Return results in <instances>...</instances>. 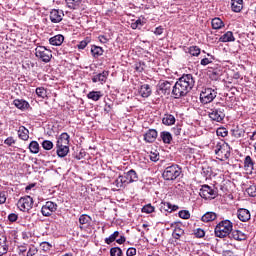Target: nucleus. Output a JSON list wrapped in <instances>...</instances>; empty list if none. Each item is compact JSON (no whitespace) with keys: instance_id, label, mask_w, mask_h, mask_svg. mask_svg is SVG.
Here are the masks:
<instances>
[{"instance_id":"f257e3e1","label":"nucleus","mask_w":256,"mask_h":256,"mask_svg":"<svg viewBox=\"0 0 256 256\" xmlns=\"http://www.w3.org/2000/svg\"><path fill=\"white\" fill-rule=\"evenodd\" d=\"M193 87H195V78H193V75L184 74L172 87V95L174 99H183V97H187L191 93Z\"/></svg>"},{"instance_id":"f03ea898","label":"nucleus","mask_w":256,"mask_h":256,"mask_svg":"<svg viewBox=\"0 0 256 256\" xmlns=\"http://www.w3.org/2000/svg\"><path fill=\"white\" fill-rule=\"evenodd\" d=\"M183 169L178 164H171L164 168L162 177L164 181H177L181 177Z\"/></svg>"},{"instance_id":"7ed1b4c3","label":"nucleus","mask_w":256,"mask_h":256,"mask_svg":"<svg viewBox=\"0 0 256 256\" xmlns=\"http://www.w3.org/2000/svg\"><path fill=\"white\" fill-rule=\"evenodd\" d=\"M232 231L233 222H231L230 220H222L216 225L214 233L216 237L223 239V237H228V235H231Z\"/></svg>"},{"instance_id":"20e7f679","label":"nucleus","mask_w":256,"mask_h":256,"mask_svg":"<svg viewBox=\"0 0 256 256\" xmlns=\"http://www.w3.org/2000/svg\"><path fill=\"white\" fill-rule=\"evenodd\" d=\"M214 153L218 157H221L222 161H227L231 157V146L225 141H219L214 147Z\"/></svg>"},{"instance_id":"39448f33","label":"nucleus","mask_w":256,"mask_h":256,"mask_svg":"<svg viewBox=\"0 0 256 256\" xmlns=\"http://www.w3.org/2000/svg\"><path fill=\"white\" fill-rule=\"evenodd\" d=\"M217 97V90L213 88H204L200 93V102L203 105L213 103V100Z\"/></svg>"},{"instance_id":"423d86ee","label":"nucleus","mask_w":256,"mask_h":256,"mask_svg":"<svg viewBox=\"0 0 256 256\" xmlns=\"http://www.w3.org/2000/svg\"><path fill=\"white\" fill-rule=\"evenodd\" d=\"M208 116L212 121H216V123H221V121L225 119V106L214 107L210 109Z\"/></svg>"},{"instance_id":"0eeeda50","label":"nucleus","mask_w":256,"mask_h":256,"mask_svg":"<svg viewBox=\"0 0 256 256\" xmlns=\"http://www.w3.org/2000/svg\"><path fill=\"white\" fill-rule=\"evenodd\" d=\"M35 56L38 59H41L44 63H49L51 61V57H53V54L51 50L46 49L44 46H37L35 49Z\"/></svg>"},{"instance_id":"6e6552de","label":"nucleus","mask_w":256,"mask_h":256,"mask_svg":"<svg viewBox=\"0 0 256 256\" xmlns=\"http://www.w3.org/2000/svg\"><path fill=\"white\" fill-rule=\"evenodd\" d=\"M200 197L202 199H215L219 193L217 192V189L205 184L201 187L199 192Z\"/></svg>"},{"instance_id":"1a4fd4ad","label":"nucleus","mask_w":256,"mask_h":256,"mask_svg":"<svg viewBox=\"0 0 256 256\" xmlns=\"http://www.w3.org/2000/svg\"><path fill=\"white\" fill-rule=\"evenodd\" d=\"M57 211V203L53 201H47L41 208L43 217H51Z\"/></svg>"},{"instance_id":"9d476101","label":"nucleus","mask_w":256,"mask_h":256,"mask_svg":"<svg viewBox=\"0 0 256 256\" xmlns=\"http://www.w3.org/2000/svg\"><path fill=\"white\" fill-rule=\"evenodd\" d=\"M17 205L20 211H30L33 208V198L31 196L20 198Z\"/></svg>"},{"instance_id":"9b49d317","label":"nucleus","mask_w":256,"mask_h":256,"mask_svg":"<svg viewBox=\"0 0 256 256\" xmlns=\"http://www.w3.org/2000/svg\"><path fill=\"white\" fill-rule=\"evenodd\" d=\"M49 17L51 23H61L63 21V17H65V13L63 10L53 9L51 10Z\"/></svg>"},{"instance_id":"f8f14e48","label":"nucleus","mask_w":256,"mask_h":256,"mask_svg":"<svg viewBox=\"0 0 256 256\" xmlns=\"http://www.w3.org/2000/svg\"><path fill=\"white\" fill-rule=\"evenodd\" d=\"M237 217L242 223H247V221L251 220V212L245 208H239L237 210Z\"/></svg>"},{"instance_id":"ddd939ff","label":"nucleus","mask_w":256,"mask_h":256,"mask_svg":"<svg viewBox=\"0 0 256 256\" xmlns=\"http://www.w3.org/2000/svg\"><path fill=\"white\" fill-rule=\"evenodd\" d=\"M244 170L248 171V173H253L255 170V160L249 155L244 158Z\"/></svg>"},{"instance_id":"4468645a","label":"nucleus","mask_w":256,"mask_h":256,"mask_svg":"<svg viewBox=\"0 0 256 256\" xmlns=\"http://www.w3.org/2000/svg\"><path fill=\"white\" fill-rule=\"evenodd\" d=\"M109 77V71H103L95 76L92 77L93 83H107V78Z\"/></svg>"},{"instance_id":"2eb2a0df","label":"nucleus","mask_w":256,"mask_h":256,"mask_svg":"<svg viewBox=\"0 0 256 256\" xmlns=\"http://www.w3.org/2000/svg\"><path fill=\"white\" fill-rule=\"evenodd\" d=\"M229 239H234V241H245L247 239V235L243 233L241 230H232Z\"/></svg>"},{"instance_id":"dca6fc26","label":"nucleus","mask_w":256,"mask_h":256,"mask_svg":"<svg viewBox=\"0 0 256 256\" xmlns=\"http://www.w3.org/2000/svg\"><path fill=\"white\" fill-rule=\"evenodd\" d=\"M138 93L144 99L151 97V93H152L151 86L149 84L141 85L140 88L138 89Z\"/></svg>"},{"instance_id":"f3484780","label":"nucleus","mask_w":256,"mask_h":256,"mask_svg":"<svg viewBox=\"0 0 256 256\" xmlns=\"http://www.w3.org/2000/svg\"><path fill=\"white\" fill-rule=\"evenodd\" d=\"M56 147H69V134L62 133L57 140Z\"/></svg>"},{"instance_id":"a211bd4d","label":"nucleus","mask_w":256,"mask_h":256,"mask_svg":"<svg viewBox=\"0 0 256 256\" xmlns=\"http://www.w3.org/2000/svg\"><path fill=\"white\" fill-rule=\"evenodd\" d=\"M157 130L155 129H149L145 134H144V141L146 143H154L155 139H157Z\"/></svg>"},{"instance_id":"6ab92c4d","label":"nucleus","mask_w":256,"mask_h":256,"mask_svg":"<svg viewBox=\"0 0 256 256\" xmlns=\"http://www.w3.org/2000/svg\"><path fill=\"white\" fill-rule=\"evenodd\" d=\"M63 41H65V37L61 34L55 35L49 39L50 45H53L54 47L63 45Z\"/></svg>"},{"instance_id":"aec40b11","label":"nucleus","mask_w":256,"mask_h":256,"mask_svg":"<svg viewBox=\"0 0 256 256\" xmlns=\"http://www.w3.org/2000/svg\"><path fill=\"white\" fill-rule=\"evenodd\" d=\"M115 187L117 189H125L127 185H129V182L127 181L126 176L120 175L114 182Z\"/></svg>"},{"instance_id":"412c9836","label":"nucleus","mask_w":256,"mask_h":256,"mask_svg":"<svg viewBox=\"0 0 256 256\" xmlns=\"http://www.w3.org/2000/svg\"><path fill=\"white\" fill-rule=\"evenodd\" d=\"M91 216L87 215V214H82L79 217V223H80V229H85V227H89L91 225Z\"/></svg>"},{"instance_id":"4be33fe9","label":"nucleus","mask_w":256,"mask_h":256,"mask_svg":"<svg viewBox=\"0 0 256 256\" xmlns=\"http://www.w3.org/2000/svg\"><path fill=\"white\" fill-rule=\"evenodd\" d=\"M178 209V206L172 205L169 202H162L160 204V211H165L167 213H172V211H177Z\"/></svg>"},{"instance_id":"5701e85b","label":"nucleus","mask_w":256,"mask_h":256,"mask_svg":"<svg viewBox=\"0 0 256 256\" xmlns=\"http://www.w3.org/2000/svg\"><path fill=\"white\" fill-rule=\"evenodd\" d=\"M13 105H15V107L21 111H25V109H29L30 107L29 102L23 99H15L13 101Z\"/></svg>"},{"instance_id":"b1692460","label":"nucleus","mask_w":256,"mask_h":256,"mask_svg":"<svg viewBox=\"0 0 256 256\" xmlns=\"http://www.w3.org/2000/svg\"><path fill=\"white\" fill-rule=\"evenodd\" d=\"M124 176L126 177V181H128V185H129V183H135V181H138V179H139L137 172L133 169L126 172Z\"/></svg>"},{"instance_id":"393cba45","label":"nucleus","mask_w":256,"mask_h":256,"mask_svg":"<svg viewBox=\"0 0 256 256\" xmlns=\"http://www.w3.org/2000/svg\"><path fill=\"white\" fill-rule=\"evenodd\" d=\"M231 9L234 13H241L243 10V0H231Z\"/></svg>"},{"instance_id":"a878e982","label":"nucleus","mask_w":256,"mask_h":256,"mask_svg":"<svg viewBox=\"0 0 256 256\" xmlns=\"http://www.w3.org/2000/svg\"><path fill=\"white\" fill-rule=\"evenodd\" d=\"M159 89L164 93V95H169V93H171V82L161 81L159 83Z\"/></svg>"},{"instance_id":"bb28decb","label":"nucleus","mask_w":256,"mask_h":256,"mask_svg":"<svg viewBox=\"0 0 256 256\" xmlns=\"http://www.w3.org/2000/svg\"><path fill=\"white\" fill-rule=\"evenodd\" d=\"M219 41L220 43H231L235 41V36H233V32L228 31L219 38Z\"/></svg>"},{"instance_id":"cd10ccee","label":"nucleus","mask_w":256,"mask_h":256,"mask_svg":"<svg viewBox=\"0 0 256 256\" xmlns=\"http://www.w3.org/2000/svg\"><path fill=\"white\" fill-rule=\"evenodd\" d=\"M9 251V246H7V237L1 236L0 238V256H3Z\"/></svg>"},{"instance_id":"c85d7f7f","label":"nucleus","mask_w":256,"mask_h":256,"mask_svg":"<svg viewBox=\"0 0 256 256\" xmlns=\"http://www.w3.org/2000/svg\"><path fill=\"white\" fill-rule=\"evenodd\" d=\"M18 137L22 139V141L29 140V130L25 128V126H20L18 129Z\"/></svg>"},{"instance_id":"c756f323","label":"nucleus","mask_w":256,"mask_h":256,"mask_svg":"<svg viewBox=\"0 0 256 256\" xmlns=\"http://www.w3.org/2000/svg\"><path fill=\"white\" fill-rule=\"evenodd\" d=\"M217 219V214L215 212H206L202 218L201 221L203 223H210V221H215Z\"/></svg>"},{"instance_id":"7c9ffc66","label":"nucleus","mask_w":256,"mask_h":256,"mask_svg":"<svg viewBox=\"0 0 256 256\" xmlns=\"http://www.w3.org/2000/svg\"><path fill=\"white\" fill-rule=\"evenodd\" d=\"M56 149L58 157H67V155L69 154V146H56Z\"/></svg>"},{"instance_id":"2f4dec72","label":"nucleus","mask_w":256,"mask_h":256,"mask_svg":"<svg viewBox=\"0 0 256 256\" xmlns=\"http://www.w3.org/2000/svg\"><path fill=\"white\" fill-rule=\"evenodd\" d=\"M175 121V116H173L172 114H165L162 119L163 125L167 126L175 125Z\"/></svg>"},{"instance_id":"473e14b6","label":"nucleus","mask_w":256,"mask_h":256,"mask_svg":"<svg viewBox=\"0 0 256 256\" xmlns=\"http://www.w3.org/2000/svg\"><path fill=\"white\" fill-rule=\"evenodd\" d=\"M103 53H104V50L101 46L93 45L91 47V54L95 59H97L98 57H101V55H103Z\"/></svg>"},{"instance_id":"72a5a7b5","label":"nucleus","mask_w":256,"mask_h":256,"mask_svg":"<svg viewBox=\"0 0 256 256\" xmlns=\"http://www.w3.org/2000/svg\"><path fill=\"white\" fill-rule=\"evenodd\" d=\"M120 235H121V232L115 231L109 237L105 238L104 241H105L106 245H111V243H115V241H117V239H119Z\"/></svg>"},{"instance_id":"f704fd0d","label":"nucleus","mask_w":256,"mask_h":256,"mask_svg":"<svg viewBox=\"0 0 256 256\" xmlns=\"http://www.w3.org/2000/svg\"><path fill=\"white\" fill-rule=\"evenodd\" d=\"M160 137H161L163 143H165L167 145H169L171 143V141H173V136L167 131L161 132Z\"/></svg>"},{"instance_id":"c9c22d12","label":"nucleus","mask_w":256,"mask_h":256,"mask_svg":"<svg viewBox=\"0 0 256 256\" xmlns=\"http://www.w3.org/2000/svg\"><path fill=\"white\" fill-rule=\"evenodd\" d=\"M212 24V29H222L223 27H225V23H223V20H221V18H214L211 21Z\"/></svg>"},{"instance_id":"e433bc0d","label":"nucleus","mask_w":256,"mask_h":256,"mask_svg":"<svg viewBox=\"0 0 256 256\" xmlns=\"http://www.w3.org/2000/svg\"><path fill=\"white\" fill-rule=\"evenodd\" d=\"M88 99H91L92 101H99L103 97V94L101 91H91L87 94Z\"/></svg>"},{"instance_id":"4c0bfd02","label":"nucleus","mask_w":256,"mask_h":256,"mask_svg":"<svg viewBox=\"0 0 256 256\" xmlns=\"http://www.w3.org/2000/svg\"><path fill=\"white\" fill-rule=\"evenodd\" d=\"M185 235V230L181 227H175L172 233V237L176 240L181 239Z\"/></svg>"},{"instance_id":"58836bf2","label":"nucleus","mask_w":256,"mask_h":256,"mask_svg":"<svg viewBox=\"0 0 256 256\" xmlns=\"http://www.w3.org/2000/svg\"><path fill=\"white\" fill-rule=\"evenodd\" d=\"M208 57L207 58H203L200 61V65H203L204 67L207 65H211V63H213V61H215V56L211 55V54H207Z\"/></svg>"},{"instance_id":"ea45409f","label":"nucleus","mask_w":256,"mask_h":256,"mask_svg":"<svg viewBox=\"0 0 256 256\" xmlns=\"http://www.w3.org/2000/svg\"><path fill=\"white\" fill-rule=\"evenodd\" d=\"M29 150L30 152L34 153L35 155H37V153H39V142L38 141H32L29 144Z\"/></svg>"},{"instance_id":"a19ab883","label":"nucleus","mask_w":256,"mask_h":256,"mask_svg":"<svg viewBox=\"0 0 256 256\" xmlns=\"http://www.w3.org/2000/svg\"><path fill=\"white\" fill-rule=\"evenodd\" d=\"M188 52L192 57H199V55H201V48H199V46H191Z\"/></svg>"},{"instance_id":"79ce46f5","label":"nucleus","mask_w":256,"mask_h":256,"mask_svg":"<svg viewBox=\"0 0 256 256\" xmlns=\"http://www.w3.org/2000/svg\"><path fill=\"white\" fill-rule=\"evenodd\" d=\"M36 95L41 97V99H45L47 97V90L44 87L36 88Z\"/></svg>"},{"instance_id":"37998d69","label":"nucleus","mask_w":256,"mask_h":256,"mask_svg":"<svg viewBox=\"0 0 256 256\" xmlns=\"http://www.w3.org/2000/svg\"><path fill=\"white\" fill-rule=\"evenodd\" d=\"M110 256H123V250L120 247H113L110 249Z\"/></svg>"},{"instance_id":"c03bdc74","label":"nucleus","mask_w":256,"mask_h":256,"mask_svg":"<svg viewBox=\"0 0 256 256\" xmlns=\"http://www.w3.org/2000/svg\"><path fill=\"white\" fill-rule=\"evenodd\" d=\"M81 5V0H68V8L69 9H77Z\"/></svg>"},{"instance_id":"a18cd8bd","label":"nucleus","mask_w":256,"mask_h":256,"mask_svg":"<svg viewBox=\"0 0 256 256\" xmlns=\"http://www.w3.org/2000/svg\"><path fill=\"white\" fill-rule=\"evenodd\" d=\"M88 43H91V37H86L84 40L80 41L77 47L78 49H85Z\"/></svg>"},{"instance_id":"49530a36","label":"nucleus","mask_w":256,"mask_h":256,"mask_svg":"<svg viewBox=\"0 0 256 256\" xmlns=\"http://www.w3.org/2000/svg\"><path fill=\"white\" fill-rule=\"evenodd\" d=\"M42 147L45 151H51V149H53V143L51 140H44L42 142Z\"/></svg>"},{"instance_id":"de8ad7c7","label":"nucleus","mask_w":256,"mask_h":256,"mask_svg":"<svg viewBox=\"0 0 256 256\" xmlns=\"http://www.w3.org/2000/svg\"><path fill=\"white\" fill-rule=\"evenodd\" d=\"M216 134L218 137H227V135H229V131H227V128L221 127L216 130Z\"/></svg>"},{"instance_id":"09e8293b","label":"nucleus","mask_w":256,"mask_h":256,"mask_svg":"<svg viewBox=\"0 0 256 256\" xmlns=\"http://www.w3.org/2000/svg\"><path fill=\"white\" fill-rule=\"evenodd\" d=\"M246 193L249 197H256V185H251L246 189Z\"/></svg>"},{"instance_id":"8fccbe9b","label":"nucleus","mask_w":256,"mask_h":256,"mask_svg":"<svg viewBox=\"0 0 256 256\" xmlns=\"http://www.w3.org/2000/svg\"><path fill=\"white\" fill-rule=\"evenodd\" d=\"M38 251L39 250L37 249V247H35L34 245H30L29 248H28V252H27L26 256L37 255Z\"/></svg>"},{"instance_id":"3c124183","label":"nucleus","mask_w":256,"mask_h":256,"mask_svg":"<svg viewBox=\"0 0 256 256\" xmlns=\"http://www.w3.org/2000/svg\"><path fill=\"white\" fill-rule=\"evenodd\" d=\"M40 247H41L42 251L47 253V251H51V247H53V245H51V243H49V242H42V243H40Z\"/></svg>"},{"instance_id":"603ef678","label":"nucleus","mask_w":256,"mask_h":256,"mask_svg":"<svg viewBox=\"0 0 256 256\" xmlns=\"http://www.w3.org/2000/svg\"><path fill=\"white\" fill-rule=\"evenodd\" d=\"M15 143H17V141L15 138H13V136H10L4 140V145H7V147H12L15 145Z\"/></svg>"},{"instance_id":"864d4df0","label":"nucleus","mask_w":256,"mask_h":256,"mask_svg":"<svg viewBox=\"0 0 256 256\" xmlns=\"http://www.w3.org/2000/svg\"><path fill=\"white\" fill-rule=\"evenodd\" d=\"M155 211V207H153L151 204H147L143 206L142 213H153Z\"/></svg>"},{"instance_id":"5fc2aeb1","label":"nucleus","mask_w":256,"mask_h":256,"mask_svg":"<svg viewBox=\"0 0 256 256\" xmlns=\"http://www.w3.org/2000/svg\"><path fill=\"white\" fill-rule=\"evenodd\" d=\"M194 235L195 237H197L198 239H203V237H205V230L201 229V228H197L194 231Z\"/></svg>"},{"instance_id":"6e6d98bb","label":"nucleus","mask_w":256,"mask_h":256,"mask_svg":"<svg viewBox=\"0 0 256 256\" xmlns=\"http://www.w3.org/2000/svg\"><path fill=\"white\" fill-rule=\"evenodd\" d=\"M135 71H137L138 73H143V71H145V62L136 63Z\"/></svg>"},{"instance_id":"4d7b16f0","label":"nucleus","mask_w":256,"mask_h":256,"mask_svg":"<svg viewBox=\"0 0 256 256\" xmlns=\"http://www.w3.org/2000/svg\"><path fill=\"white\" fill-rule=\"evenodd\" d=\"M180 219H189L191 217V214L189 213L188 210H182L178 213Z\"/></svg>"},{"instance_id":"13d9d810","label":"nucleus","mask_w":256,"mask_h":256,"mask_svg":"<svg viewBox=\"0 0 256 256\" xmlns=\"http://www.w3.org/2000/svg\"><path fill=\"white\" fill-rule=\"evenodd\" d=\"M126 255L127 256H135V255H137V249L133 248V247L128 248L127 251H126Z\"/></svg>"},{"instance_id":"bf43d9fd","label":"nucleus","mask_w":256,"mask_h":256,"mask_svg":"<svg viewBox=\"0 0 256 256\" xmlns=\"http://www.w3.org/2000/svg\"><path fill=\"white\" fill-rule=\"evenodd\" d=\"M150 160H152L154 163H157V161H159V153L151 152Z\"/></svg>"},{"instance_id":"052dcab7","label":"nucleus","mask_w":256,"mask_h":256,"mask_svg":"<svg viewBox=\"0 0 256 256\" xmlns=\"http://www.w3.org/2000/svg\"><path fill=\"white\" fill-rule=\"evenodd\" d=\"M19 219V216L15 213H11L8 215V220L11 221V223H15Z\"/></svg>"},{"instance_id":"680f3d73","label":"nucleus","mask_w":256,"mask_h":256,"mask_svg":"<svg viewBox=\"0 0 256 256\" xmlns=\"http://www.w3.org/2000/svg\"><path fill=\"white\" fill-rule=\"evenodd\" d=\"M125 241H127V238L124 235L120 234V236L116 238V243H118V245H123Z\"/></svg>"},{"instance_id":"e2e57ef3","label":"nucleus","mask_w":256,"mask_h":256,"mask_svg":"<svg viewBox=\"0 0 256 256\" xmlns=\"http://www.w3.org/2000/svg\"><path fill=\"white\" fill-rule=\"evenodd\" d=\"M7 201V196L5 195V192L0 191V205H3Z\"/></svg>"},{"instance_id":"0e129e2a","label":"nucleus","mask_w":256,"mask_h":256,"mask_svg":"<svg viewBox=\"0 0 256 256\" xmlns=\"http://www.w3.org/2000/svg\"><path fill=\"white\" fill-rule=\"evenodd\" d=\"M210 72L212 73V75H215V77H221V70L219 68L212 69V71L210 70Z\"/></svg>"},{"instance_id":"69168bd1","label":"nucleus","mask_w":256,"mask_h":256,"mask_svg":"<svg viewBox=\"0 0 256 256\" xmlns=\"http://www.w3.org/2000/svg\"><path fill=\"white\" fill-rule=\"evenodd\" d=\"M98 39H99L100 43H103V44L109 43V39L106 38L105 35H100V36L98 37Z\"/></svg>"},{"instance_id":"338daca9","label":"nucleus","mask_w":256,"mask_h":256,"mask_svg":"<svg viewBox=\"0 0 256 256\" xmlns=\"http://www.w3.org/2000/svg\"><path fill=\"white\" fill-rule=\"evenodd\" d=\"M154 34L155 35H163V28H161V27L155 28Z\"/></svg>"},{"instance_id":"774afa93","label":"nucleus","mask_w":256,"mask_h":256,"mask_svg":"<svg viewBox=\"0 0 256 256\" xmlns=\"http://www.w3.org/2000/svg\"><path fill=\"white\" fill-rule=\"evenodd\" d=\"M25 252H27V245L19 246V253H25Z\"/></svg>"}]
</instances>
